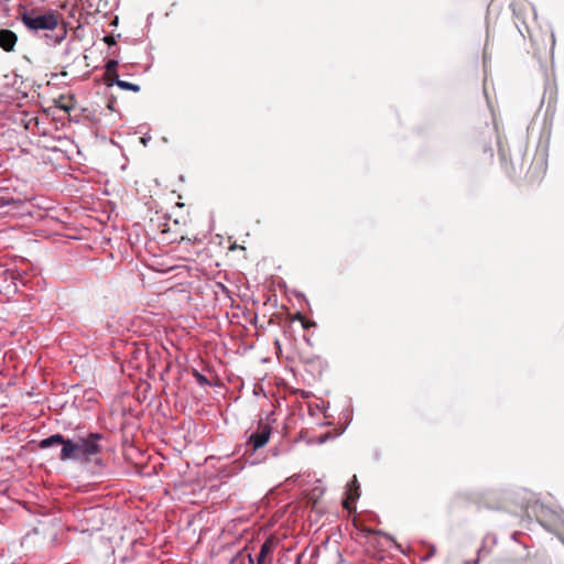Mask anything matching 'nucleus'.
Masks as SVG:
<instances>
[{"label": "nucleus", "mask_w": 564, "mask_h": 564, "mask_svg": "<svg viewBox=\"0 0 564 564\" xmlns=\"http://www.w3.org/2000/svg\"><path fill=\"white\" fill-rule=\"evenodd\" d=\"M361 532L365 533L366 543L369 546L383 547L382 540H386L387 542L392 541L390 535L382 534L381 532L372 530V529L365 528L361 530Z\"/></svg>", "instance_id": "423d86ee"}, {"label": "nucleus", "mask_w": 564, "mask_h": 564, "mask_svg": "<svg viewBox=\"0 0 564 564\" xmlns=\"http://www.w3.org/2000/svg\"><path fill=\"white\" fill-rule=\"evenodd\" d=\"M19 18L29 31L43 33L47 45H57L67 36V24L57 11L21 8Z\"/></svg>", "instance_id": "f257e3e1"}, {"label": "nucleus", "mask_w": 564, "mask_h": 564, "mask_svg": "<svg viewBox=\"0 0 564 564\" xmlns=\"http://www.w3.org/2000/svg\"><path fill=\"white\" fill-rule=\"evenodd\" d=\"M248 558H249V562L252 564L253 563V558H252L251 554H248Z\"/></svg>", "instance_id": "a211bd4d"}, {"label": "nucleus", "mask_w": 564, "mask_h": 564, "mask_svg": "<svg viewBox=\"0 0 564 564\" xmlns=\"http://www.w3.org/2000/svg\"><path fill=\"white\" fill-rule=\"evenodd\" d=\"M104 41L108 44V45H112V44H116V39L113 35H107L105 36Z\"/></svg>", "instance_id": "ddd939ff"}, {"label": "nucleus", "mask_w": 564, "mask_h": 564, "mask_svg": "<svg viewBox=\"0 0 564 564\" xmlns=\"http://www.w3.org/2000/svg\"><path fill=\"white\" fill-rule=\"evenodd\" d=\"M489 155L492 156V149H489Z\"/></svg>", "instance_id": "6ab92c4d"}, {"label": "nucleus", "mask_w": 564, "mask_h": 564, "mask_svg": "<svg viewBox=\"0 0 564 564\" xmlns=\"http://www.w3.org/2000/svg\"><path fill=\"white\" fill-rule=\"evenodd\" d=\"M118 61L109 59L106 64V80L109 82V85L115 84V82L119 78L117 73Z\"/></svg>", "instance_id": "6e6552de"}, {"label": "nucleus", "mask_w": 564, "mask_h": 564, "mask_svg": "<svg viewBox=\"0 0 564 564\" xmlns=\"http://www.w3.org/2000/svg\"><path fill=\"white\" fill-rule=\"evenodd\" d=\"M78 29H79V28H77V29L75 30V29L73 28V36H74V37H77V36H78V33H77V32H78Z\"/></svg>", "instance_id": "f3484780"}, {"label": "nucleus", "mask_w": 564, "mask_h": 564, "mask_svg": "<svg viewBox=\"0 0 564 564\" xmlns=\"http://www.w3.org/2000/svg\"><path fill=\"white\" fill-rule=\"evenodd\" d=\"M64 99V97L62 96L58 100V105H59V108L65 110L67 113L70 112V105L68 104H62V100Z\"/></svg>", "instance_id": "f8f14e48"}, {"label": "nucleus", "mask_w": 564, "mask_h": 564, "mask_svg": "<svg viewBox=\"0 0 564 564\" xmlns=\"http://www.w3.org/2000/svg\"><path fill=\"white\" fill-rule=\"evenodd\" d=\"M271 563H272V560L265 561V560L257 558V564H271Z\"/></svg>", "instance_id": "dca6fc26"}, {"label": "nucleus", "mask_w": 564, "mask_h": 564, "mask_svg": "<svg viewBox=\"0 0 564 564\" xmlns=\"http://www.w3.org/2000/svg\"><path fill=\"white\" fill-rule=\"evenodd\" d=\"M115 84L117 86H119L120 88L126 89V90H131V91H134V93H138L140 90V86L139 85L132 84V83H129V82H126V80H121L119 78L115 82Z\"/></svg>", "instance_id": "9d476101"}, {"label": "nucleus", "mask_w": 564, "mask_h": 564, "mask_svg": "<svg viewBox=\"0 0 564 564\" xmlns=\"http://www.w3.org/2000/svg\"><path fill=\"white\" fill-rule=\"evenodd\" d=\"M271 431L272 429L268 423L259 422L257 430L252 432L248 438V445H251L253 452L267 445L270 440Z\"/></svg>", "instance_id": "7ed1b4c3"}, {"label": "nucleus", "mask_w": 564, "mask_h": 564, "mask_svg": "<svg viewBox=\"0 0 564 564\" xmlns=\"http://www.w3.org/2000/svg\"><path fill=\"white\" fill-rule=\"evenodd\" d=\"M18 41L17 34L11 30H0V47L7 52L13 51Z\"/></svg>", "instance_id": "0eeeda50"}, {"label": "nucleus", "mask_w": 564, "mask_h": 564, "mask_svg": "<svg viewBox=\"0 0 564 564\" xmlns=\"http://www.w3.org/2000/svg\"><path fill=\"white\" fill-rule=\"evenodd\" d=\"M98 433H83L79 429L73 435V464L89 473H97L102 467L101 442Z\"/></svg>", "instance_id": "f03ea898"}, {"label": "nucleus", "mask_w": 564, "mask_h": 564, "mask_svg": "<svg viewBox=\"0 0 564 564\" xmlns=\"http://www.w3.org/2000/svg\"><path fill=\"white\" fill-rule=\"evenodd\" d=\"M499 153H500L501 161L503 163H506L507 162V154H506L505 150L500 148L499 149Z\"/></svg>", "instance_id": "2eb2a0df"}, {"label": "nucleus", "mask_w": 564, "mask_h": 564, "mask_svg": "<svg viewBox=\"0 0 564 564\" xmlns=\"http://www.w3.org/2000/svg\"><path fill=\"white\" fill-rule=\"evenodd\" d=\"M274 540L272 538L267 539L260 547V552L257 558L269 561L271 560V555L274 549Z\"/></svg>", "instance_id": "1a4fd4ad"}, {"label": "nucleus", "mask_w": 564, "mask_h": 564, "mask_svg": "<svg viewBox=\"0 0 564 564\" xmlns=\"http://www.w3.org/2000/svg\"><path fill=\"white\" fill-rule=\"evenodd\" d=\"M195 377H196L197 381L200 382V383H207L208 382L207 379L203 375L197 372V371L195 372Z\"/></svg>", "instance_id": "4468645a"}, {"label": "nucleus", "mask_w": 564, "mask_h": 564, "mask_svg": "<svg viewBox=\"0 0 564 564\" xmlns=\"http://www.w3.org/2000/svg\"><path fill=\"white\" fill-rule=\"evenodd\" d=\"M359 484L357 476L354 475L352 479L347 485L346 498L343 501V507L347 510H351L352 503L359 498Z\"/></svg>", "instance_id": "39448f33"}, {"label": "nucleus", "mask_w": 564, "mask_h": 564, "mask_svg": "<svg viewBox=\"0 0 564 564\" xmlns=\"http://www.w3.org/2000/svg\"><path fill=\"white\" fill-rule=\"evenodd\" d=\"M62 445L61 449V458L66 459L70 457V441H65L62 435L55 434L47 438H44L40 442L41 448H47L51 446H59Z\"/></svg>", "instance_id": "20e7f679"}, {"label": "nucleus", "mask_w": 564, "mask_h": 564, "mask_svg": "<svg viewBox=\"0 0 564 564\" xmlns=\"http://www.w3.org/2000/svg\"><path fill=\"white\" fill-rule=\"evenodd\" d=\"M294 319L300 321L301 324H302V327L305 328V329H308V328H311V327H313L315 325V323L313 321L306 318L301 313H296L295 316H294Z\"/></svg>", "instance_id": "9b49d317"}]
</instances>
